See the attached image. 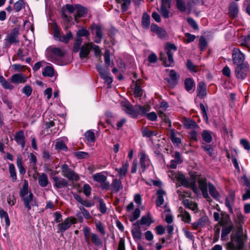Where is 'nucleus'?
<instances>
[{
	"instance_id": "5fc2aeb1",
	"label": "nucleus",
	"mask_w": 250,
	"mask_h": 250,
	"mask_svg": "<svg viewBox=\"0 0 250 250\" xmlns=\"http://www.w3.org/2000/svg\"><path fill=\"white\" fill-rule=\"evenodd\" d=\"M0 216L1 218H3L4 219L6 226L7 227H9L10 224V221L7 212L3 209H0Z\"/></svg>"
},
{
	"instance_id": "0eeeda50",
	"label": "nucleus",
	"mask_w": 250,
	"mask_h": 250,
	"mask_svg": "<svg viewBox=\"0 0 250 250\" xmlns=\"http://www.w3.org/2000/svg\"><path fill=\"white\" fill-rule=\"evenodd\" d=\"M91 34L95 35L94 42L97 43H100L103 39V33L102 26L93 23L89 27Z\"/></svg>"
},
{
	"instance_id": "6e6552de",
	"label": "nucleus",
	"mask_w": 250,
	"mask_h": 250,
	"mask_svg": "<svg viewBox=\"0 0 250 250\" xmlns=\"http://www.w3.org/2000/svg\"><path fill=\"white\" fill-rule=\"evenodd\" d=\"M232 59L233 63L236 66L242 64H245L244 61L245 60V54L242 53L238 48L235 47L232 51Z\"/></svg>"
},
{
	"instance_id": "c756f323",
	"label": "nucleus",
	"mask_w": 250,
	"mask_h": 250,
	"mask_svg": "<svg viewBox=\"0 0 250 250\" xmlns=\"http://www.w3.org/2000/svg\"><path fill=\"white\" fill-rule=\"evenodd\" d=\"M150 28L152 32L156 33L158 35L159 37L163 38L165 36V31L162 28L158 26L156 24H151Z\"/></svg>"
},
{
	"instance_id": "a211bd4d",
	"label": "nucleus",
	"mask_w": 250,
	"mask_h": 250,
	"mask_svg": "<svg viewBox=\"0 0 250 250\" xmlns=\"http://www.w3.org/2000/svg\"><path fill=\"white\" fill-rule=\"evenodd\" d=\"M150 109V107L148 105H145L141 106L140 105H136L134 107V112L133 117H135L138 115H145L146 112Z\"/></svg>"
},
{
	"instance_id": "3c124183",
	"label": "nucleus",
	"mask_w": 250,
	"mask_h": 250,
	"mask_svg": "<svg viewBox=\"0 0 250 250\" xmlns=\"http://www.w3.org/2000/svg\"><path fill=\"white\" fill-rule=\"evenodd\" d=\"M9 171L13 181H16L17 179V173L15 166L13 164H10L9 165Z\"/></svg>"
},
{
	"instance_id": "4be33fe9",
	"label": "nucleus",
	"mask_w": 250,
	"mask_h": 250,
	"mask_svg": "<svg viewBox=\"0 0 250 250\" xmlns=\"http://www.w3.org/2000/svg\"><path fill=\"white\" fill-rule=\"evenodd\" d=\"M182 122L187 129H194L198 126L196 123L191 118L183 117L182 119Z\"/></svg>"
},
{
	"instance_id": "e2e57ef3",
	"label": "nucleus",
	"mask_w": 250,
	"mask_h": 250,
	"mask_svg": "<svg viewBox=\"0 0 250 250\" xmlns=\"http://www.w3.org/2000/svg\"><path fill=\"white\" fill-rule=\"evenodd\" d=\"M72 33L69 32L65 35L61 36L59 40L62 42L67 43L68 41L72 38Z\"/></svg>"
},
{
	"instance_id": "9d476101",
	"label": "nucleus",
	"mask_w": 250,
	"mask_h": 250,
	"mask_svg": "<svg viewBox=\"0 0 250 250\" xmlns=\"http://www.w3.org/2000/svg\"><path fill=\"white\" fill-rule=\"evenodd\" d=\"M76 219L74 217H68L65 219L63 222L58 225L59 230L61 233H63L69 229L72 224H75Z\"/></svg>"
},
{
	"instance_id": "49530a36",
	"label": "nucleus",
	"mask_w": 250,
	"mask_h": 250,
	"mask_svg": "<svg viewBox=\"0 0 250 250\" xmlns=\"http://www.w3.org/2000/svg\"><path fill=\"white\" fill-rule=\"evenodd\" d=\"M42 74L44 76L52 77L54 74V69L52 66H47L44 68Z\"/></svg>"
},
{
	"instance_id": "f8f14e48",
	"label": "nucleus",
	"mask_w": 250,
	"mask_h": 250,
	"mask_svg": "<svg viewBox=\"0 0 250 250\" xmlns=\"http://www.w3.org/2000/svg\"><path fill=\"white\" fill-rule=\"evenodd\" d=\"M87 11L85 8L80 4H76V10L74 14V20L77 23H79V18L84 17L87 14Z\"/></svg>"
},
{
	"instance_id": "0e129e2a",
	"label": "nucleus",
	"mask_w": 250,
	"mask_h": 250,
	"mask_svg": "<svg viewBox=\"0 0 250 250\" xmlns=\"http://www.w3.org/2000/svg\"><path fill=\"white\" fill-rule=\"evenodd\" d=\"M95 226L98 231L103 235H104L105 234L104 228L103 225L102 223L100 221H97L95 222Z\"/></svg>"
},
{
	"instance_id": "2f4dec72",
	"label": "nucleus",
	"mask_w": 250,
	"mask_h": 250,
	"mask_svg": "<svg viewBox=\"0 0 250 250\" xmlns=\"http://www.w3.org/2000/svg\"><path fill=\"white\" fill-rule=\"evenodd\" d=\"M38 183L41 187H46L49 184L47 176L45 173H42L38 178Z\"/></svg>"
},
{
	"instance_id": "473e14b6",
	"label": "nucleus",
	"mask_w": 250,
	"mask_h": 250,
	"mask_svg": "<svg viewBox=\"0 0 250 250\" xmlns=\"http://www.w3.org/2000/svg\"><path fill=\"white\" fill-rule=\"evenodd\" d=\"M169 137L171 142L174 145H176L177 146H179V145L181 144V139L176 137L175 130L174 129H171L170 130Z\"/></svg>"
},
{
	"instance_id": "bf43d9fd",
	"label": "nucleus",
	"mask_w": 250,
	"mask_h": 250,
	"mask_svg": "<svg viewBox=\"0 0 250 250\" xmlns=\"http://www.w3.org/2000/svg\"><path fill=\"white\" fill-rule=\"evenodd\" d=\"M82 43V39L80 38H76L75 40V42L73 46V51L75 53H77L79 51L80 49V46Z\"/></svg>"
},
{
	"instance_id": "f257e3e1",
	"label": "nucleus",
	"mask_w": 250,
	"mask_h": 250,
	"mask_svg": "<svg viewBox=\"0 0 250 250\" xmlns=\"http://www.w3.org/2000/svg\"><path fill=\"white\" fill-rule=\"evenodd\" d=\"M177 50V47L174 44H167L166 47V52H161L160 59L163 62L166 67L171 66L173 63V54Z\"/></svg>"
},
{
	"instance_id": "f704fd0d",
	"label": "nucleus",
	"mask_w": 250,
	"mask_h": 250,
	"mask_svg": "<svg viewBox=\"0 0 250 250\" xmlns=\"http://www.w3.org/2000/svg\"><path fill=\"white\" fill-rule=\"evenodd\" d=\"M177 178V180L181 183L183 186L185 187L188 188L191 184V181H189V180L187 179L183 174H179Z\"/></svg>"
},
{
	"instance_id": "58836bf2",
	"label": "nucleus",
	"mask_w": 250,
	"mask_h": 250,
	"mask_svg": "<svg viewBox=\"0 0 250 250\" xmlns=\"http://www.w3.org/2000/svg\"><path fill=\"white\" fill-rule=\"evenodd\" d=\"M90 35L89 31L84 27H81V28L79 29L76 33V38H80L84 37L88 38Z\"/></svg>"
},
{
	"instance_id": "412c9836",
	"label": "nucleus",
	"mask_w": 250,
	"mask_h": 250,
	"mask_svg": "<svg viewBox=\"0 0 250 250\" xmlns=\"http://www.w3.org/2000/svg\"><path fill=\"white\" fill-rule=\"evenodd\" d=\"M92 42L84 44L81 48L80 57L81 59L87 58L90 53Z\"/></svg>"
},
{
	"instance_id": "393cba45",
	"label": "nucleus",
	"mask_w": 250,
	"mask_h": 250,
	"mask_svg": "<svg viewBox=\"0 0 250 250\" xmlns=\"http://www.w3.org/2000/svg\"><path fill=\"white\" fill-rule=\"evenodd\" d=\"M208 217L207 216H203L200 217L197 221L191 224L192 227L193 229L196 230L198 228H203L208 221Z\"/></svg>"
},
{
	"instance_id": "13d9d810",
	"label": "nucleus",
	"mask_w": 250,
	"mask_h": 250,
	"mask_svg": "<svg viewBox=\"0 0 250 250\" xmlns=\"http://www.w3.org/2000/svg\"><path fill=\"white\" fill-rule=\"evenodd\" d=\"M153 221L151 220V217L149 215L143 216L141 219V225H147L149 226Z\"/></svg>"
},
{
	"instance_id": "37998d69",
	"label": "nucleus",
	"mask_w": 250,
	"mask_h": 250,
	"mask_svg": "<svg viewBox=\"0 0 250 250\" xmlns=\"http://www.w3.org/2000/svg\"><path fill=\"white\" fill-rule=\"evenodd\" d=\"M176 5L181 12H185L187 10L186 3L184 0H176Z\"/></svg>"
},
{
	"instance_id": "6e6d98bb",
	"label": "nucleus",
	"mask_w": 250,
	"mask_h": 250,
	"mask_svg": "<svg viewBox=\"0 0 250 250\" xmlns=\"http://www.w3.org/2000/svg\"><path fill=\"white\" fill-rule=\"evenodd\" d=\"M201 147L210 156H212L213 155V149L212 147L210 145L203 144Z\"/></svg>"
},
{
	"instance_id": "cd10ccee",
	"label": "nucleus",
	"mask_w": 250,
	"mask_h": 250,
	"mask_svg": "<svg viewBox=\"0 0 250 250\" xmlns=\"http://www.w3.org/2000/svg\"><path fill=\"white\" fill-rule=\"evenodd\" d=\"M166 194V192L162 189H160L157 191V198L156 200L157 206L161 207L164 202V196Z\"/></svg>"
},
{
	"instance_id": "de8ad7c7",
	"label": "nucleus",
	"mask_w": 250,
	"mask_h": 250,
	"mask_svg": "<svg viewBox=\"0 0 250 250\" xmlns=\"http://www.w3.org/2000/svg\"><path fill=\"white\" fill-rule=\"evenodd\" d=\"M131 233L134 239L140 240L142 237V232L140 229V227H135L132 229Z\"/></svg>"
},
{
	"instance_id": "bb28decb",
	"label": "nucleus",
	"mask_w": 250,
	"mask_h": 250,
	"mask_svg": "<svg viewBox=\"0 0 250 250\" xmlns=\"http://www.w3.org/2000/svg\"><path fill=\"white\" fill-rule=\"evenodd\" d=\"M180 214L178 215V217L182 218V220L186 223H189L191 221V216L189 213L186 210H183L182 208H179Z\"/></svg>"
},
{
	"instance_id": "dca6fc26",
	"label": "nucleus",
	"mask_w": 250,
	"mask_h": 250,
	"mask_svg": "<svg viewBox=\"0 0 250 250\" xmlns=\"http://www.w3.org/2000/svg\"><path fill=\"white\" fill-rule=\"evenodd\" d=\"M234 243L235 248L238 250H242L243 248L244 243L242 235L236 234L231 237V241Z\"/></svg>"
},
{
	"instance_id": "052dcab7",
	"label": "nucleus",
	"mask_w": 250,
	"mask_h": 250,
	"mask_svg": "<svg viewBox=\"0 0 250 250\" xmlns=\"http://www.w3.org/2000/svg\"><path fill=\"white\" fill-rule=\"evenodd\" d=\"M85 240L88 245L90 244L89 236L91 235L90 229L88 227H85L83 229Z\"/></svg>"
},
{
	"instance_id": "ddd939ff",
	"label": "nucleus",
	"mask_w": 250,
	"mask_h": 250,
	"mask_svg": "<svg viewBox=\"0 0 250 250\" xmlns=\"http://www.w3.org/2000/svg\"><path fill=\"white\" fill-rule=\"evenodd\" d=\"M197 97L200 99H204L207 95V88L203 82H200L197 86Z\"/></svg>"
},
{
	"instance_id": "c03bdc74",
	"label": "nucleus",
	"mask_w": 250,
	"mask_h": 250,
	"mask_svg": "<svg viewBox=\"0 0 250 250\" xmlns=\"http://www.w3.org/2000/svg\"><path fill=\"white\" fill-rule=\"evenodd\" d=\"M232 229V226H229L228 227H224L222 230L221 238V239L222 241L226 240L227 238V235L231 232Z\"/></svg>"
},
{
	"instance_id": "338daca9",
	"label": "nucleus",
	"mask_w": 250,
	"mask_h": 250,
	"mask_svg": "<svg viewBox=\"0 0 250 250\" xmlns=\"http://www.w3.org/2000/svg\"><path fill=\"white\" fill-rule=\"evenodd\" d=\"M55 148L58 150L67 151V147L62 141L56 142L55 144Z\"/></svg>"
},
{
	"instance_id": "aec40b11",
	"label": "nucleus",
	"mask_w": 250,
	"mask_h": 250,
	"mask_svg": "<svg viewBox=\"0 0 250 250\" xmlns=\"http://www.w3.org/2000/svg\"><path fill=\"white\" fill-rule=\"evenodd\" d=\"M53 180L55 183L54 185L57 188H61L68 186L67 180L62 177L55 176L53 177Z\"/></svg>"
},
{
	"instance_id": "1a4fd4ad",
	"label": "nucleus",
	"mask_w": 250,
	"mask_h": 250,
	"mask_svg": "<svg viewBox=\"0 0 250 250\" xmlns=\"http://www.w3.org/2000/svg\"><path fill=\"white\" fill-rule=\"evenodd\" d=\"M209 183H211L208 182L206 178H201L198 180L199 188L201 191L204 198L206 199L208 201V199L210 198L208 192V188Z\"/></svg>"
},
{
	"instance_id": "f3484780",
	"label": "nucleus",
	"mask_w": 250,
	"mask_h": 250,
	"mask_svg": "<svg viewBox=\"0 0 250 250\" xmlns=\"http://www.w3.org/2000/svg\"><path fill=\"white\" fill-rule=\"evenodd\" d=\"M121 105L122 109L125 112L133 117L134 114H135L134 108L128 101H123L121 102Z\"/></svg>"
},
{
	"instance_id": "20e7f679",
	"label": "nucleus",
	"mask_w": 250,
	"mask_h": 250,
	"mask_svg": "<svg viewBox=\"0 0 250 250\" xmlns=\"http://www.w3.org/2000/svg\"><path fill=\"white\" fill-rule=\"evenodd\" d=\"M62 173V176L67 178L69 180L77 182L79 180V175L66 164H63L61 166Z\"/></svg>"
},
{
	"instance_id": "4d7b16f0",
	"label": "nucleus",
	"mask_w": 250,
	"mask_h": 250,
	"mask_svg": "<svg viewBox=\"0 0 250 250\" xmlns=\"http://www.w3.org/2000/svg\"><path fill=\"white\" fill-rule=\"evenodd\" d=\"M186 65L190 71L196 72L198 70V66L194 64L189 60H187Z\"/></svg>"
},
{
	"instance_id": "7ed1b4c3",
	"label": "nucleus",
	"mask_w": 250,
	"mask_h": 250,
	"mask_svg": "<svg viewBox=\"0 0 250 250\" xmlns=\"http://www.w3.org/2000/svg\"><path fill=\"white\" fill-rule=\"evenodd\" d=\"M250 66L248 62L245 64L238 65L235 68V75L236 78L239 80H243L248 75L250 72Z\"/></svg>"
},
{
	"instance_id": "39448f33",
	"label": "nucleus",
	"mask_w": 250,
	"mask_h": 250,
	"mask_svg": "<svg viewBox=\"0 0 250 250\" xmlns=\"http://www.w3.org/2000/svg\"><path fill=\"white\" fill-rule=\"evenodd\" d=\"M65 51L59 48L54 47L51 49V54L48 56V60L57 64L62 65V63L58 58H61L64 56Z\"/></svg>"
},
{
	"instance_id": "7c9ffc66",
	"label": "nucleus",
	"mask_w": 250,
	"mask_h": 250,
	"mask_svg": "<svg viewBox=\"0 0 250 250\" xmlns=\"http://www.w3.org/2000/svg\"><path fill=\"white\" fill-rule=\"evenodd\" d=\"M17 166L20 173L21 175H24L26 172V170L22 165V157L21 154L18 155L17 157Z\"/></svg>"
},
{
	"instance_id": "423d86ee",
	"label": "nucleus",
	"mask_w": 250,
	"mask_h": 250,
	"mask_svg": "<svg viewBox=\"0 0 250 250\" xmlns=\"http://www.w3.org/2000/svg\"><path fill=\"white\" fill-rule=\"evenodd\" d=\"M19 35V29L15 28L10 33L8 34L4 40V46L9 48L13 43H16L19 42L18 36Z\"/></svg>"
},
{
	"instance_id": "603ef678",
	"label": "nucleus",
	"mask_w": 250,
	"mask_h": 250,
	"mask_svg": "<svg viewBox=\"0 0 250 250\" xmlns=\"http://www.w3.org/2000/svg\"><path fill=\"white\" fill-rule=\"evenodd\" d=\"M92 177L94 181L100 183L104 182L107 179V177L105 175L102 174L101 173H96L93 175Z\"/></svg>"
},
{
	"instance_id": "680f3d73",
	"label": "nucleus",
	"mask_w": 250,
	"mask_h": 250,
	"mask_svg": "<svg viewBox=\"0 0 250 250\" xmlns=\"http://www.w3.org/2000/svg\"><path fill=\"white\" fill-rule=\"evenodd\" d=\"M21 91L27 97H29L31 95L32 88L30 85L26 84L23 87Z\"/></svg>"
},
{
	"instance_id": "a18cd8bd",
	"label": "nucleus",
	"mask_w": 250,
	"mask_h": 250,
	"mask_svg": "<svg viewBox=\"0 0 250 250\" xmlns=\"http://www.w3.org/2000/svg\"><path fill=\"white\" fill-rule=\"evenodd\" d=\"M229 220V215L222 212L221 214V219L219 223L221 226H224L228 224Z\"/></svg>"
},
{
	"instance_id": "6ab92c4d",
	"label": "nucleus",
	"mask_w": 250,
	"mask_h": 250,
	"mask_svg": "<svg viewBox=\"0 0 250 250\" xmlns=\"http://www.w3.org/2000/svg\"><path fill=\"white\" fill-rule=\"evenodd\" d=\"M129 164L127 162H124L120 168H116L115 170L117 172L120 179H123L126 177L128 171Z\"/></svg>"
},
{
	"instance_id": "864d4df0",
	"label": "nucleus",
	"mask_w": 250,
	"mask_h": 250,
	"mask_svg": "<svg viewBox=\"0 0 250 250\" xmlns=\"http://www.w3.org/2000/svg\"><path fill=\"white\" fill-rule=\"evenodd\" d=\"M91 241L96 246H102L103 242L98 235L95 233H91Z\"/></svg>"
},
{
	"instance_id": "4468645a",
	"label": "nucleus",
	"mask_w": 250,
	"mask_h": 250,
	"mask_svg": "<svg viewBox=\"0 0 250 250\" xmlns=\"http://www.w3.org/2000/svg\"><path fill=\"white\" fill-rule=\"evenodd\" d=\"M27 80V77L22 73H17L10 77L11 83L16 84L24 83Z\"/></svg>"
},
{
	"instance_id": "774afa93",
	"label": "nucleus",
	"mask_w": 250,
	"mask_h": 250,
	"mask_svg": "<svg viewBox=\"0 0 250 250\" xmlns=\"http://www.w3.org/2000/svg\"><path fill=\"white\" fill-rule=\"evenodd\" d=\"M24 7V1L23 0H19L14 4V8L17 12H19Z\"/></svg>"
},
{
	"instance_id": "f03ea898",
	"label": "nucleus",
	"mask_w": 250,
	"mask_h": 250,
	"mask_svg": "<svg viewBox=\"0 0 250 250\" xmlns=\"http://www.w3.org/2000/svg\"><path fill=\"white\" fill-rule=\"evenodd\" d=\"M20 196L23 201L25 207L28 210H30L33 194L31 192L28 191V183L26 180H24V184L20 190Z\"/></svg>"
},
{
	"instance_id": "9b49d317",
	"label": "nucleus",
	"mask_w": 250,
	"mask_h": 250,
	"mask_svg": "<svg viewBox=\"0 0 250 250\" xmlns=\"http://www.w3.org/2000/svg\"><path fill=\"white\" fill-rule=\"evenodd\" d=\"M139 156L140 158V164L142 169V172H144L149 167L150 160L148 156L143 151L140 152Z\"/></svg>"
},
{
	"instance_id": "b1692460",
	"label": "nucleus",
	"mask_w": 250,
	"mask_h": 250,
	"mask_svg": "<svg viewBox=\"0 0 250 250\" xmlns=\"http://www.w3.org/2000/svg\"><path fill=\"white\" fill-rule=\"evenodd\" d=\"M185 88L189 93H192L195 87V83L194 80L190 78H187L184 81Z\"/></svg>"
},
{
	"instance_id": "79ce46f5",
	"label": "nucleus",
	"mask_w": 250,
	"mask_h": 250,
	"mask_svg": "<svg viewBox=\"0 0 250 250\" xmlns=\"http://www.w3.org/2000/svg\"><path fill=\"white\" fill-rule=\"evenodd\" d=\"M208 191L210 195L213 198L216 199L219 197V192L217 191L214 186L211 183H209L208 185Z\"/></svg>"
},
{
	"instance_id": "2eb2a0df",
	"label": "nucleus",
	"mask_w": 250,
	"mask_h": 250,
	"mask_svg": "<svg viewBox=\"0 0 250 250\" xmlns=\"http://www.w3.org/2000/svg\"><path fill=\"white\" fill-rule=\"evenodd\" d=\"M14 139L18 145L21 146L22 148L24 147L25 145V137L22 130H20L16 132Z\"/></svg>"
},
{
	"instance_id": "8fccbe9b",
	"label": "nucleus",
	"mask_w": 250,
	"mask_h": 250,
	"mask_svg": "<svg viewBox=\"0 0 250 250\" xmlns=\"http://www.w3.org/2000/svg\"><path fill=\"white\" fill-rule=\"evenodd\" d=\"M142 24L144 28H148L150 25V17L147 13H144L142 20Z\"/></svg>"
},
{
	"instance_id": "e433bc0d",
	"label": "nucleus",
	"mask_w": 250,
	"mask_h": 250,
	"mask_svg": "<svg viewBox=\"0 0 250 250\" xmlns=\"http://www.w3.org/2000/svg\"><path fill=\"white\" fill-rule=\"evenodd\" d=\"M203 140L207 143H210L212 140L211 132L208 130H204L201 133Z\"/></svg>"
},
{
	"instance_id": "ea45409f",
	"label": "nucleus",
	"mask_w": 250,
	"mask_h": 250,
	"mask_svg": "<svg viewBox=\"0 0 250 250\" xmlns=\"http://www.w3.org/2000/svg\"><path fill=\"white\" fill-rule=\"evenodd\" d=\"M0 83L1 85L6 89L12 90L14 88V86L8 83L3 76L0 74Z\"/></svg>"
},
{
	"instance_id": "a19ab883",
	"label": "nucleus",
	"mask_w": 250,
	"mask_h": 250,
	"mask_svg": "<svg viewBox=\"0 0 250 250\" xmlns=\"http://www.w3.org/2000/svg\"><path fill=\"white\" fill-rule=\"evenodd\" d=\"M183 204L186 208H189L193 211H195L197 209V205L192 201H190L188 199L183 201Z\"/></svg>"
},
{
	"instance_id": "5701e85b",
	"label": "nucleus",
	"mask_w": 250,
	"mask_h": 250,
	"mask_svg": "<svg viewBox=\"0 0 250 250\" xmlns=\"http://www.w3.org/2000/svg\"><path fill=\"white\" fill-rule=\"evenodd\" d=\"M235 198V194L232 192L229 193L225 200V205L228 208L230 213H233L232 207L234 205Z\"/></svg>"
},
{
	"instance_id": "09e8293b",
	"label": "nucleus",
	"mask_w": 250,
	"mask_h": 250,
	"mask_svg": "<svg viewBox=\"0 0 250 250\" xmlns=\"http://www.w3.org/2000/svg\"><path fill=\"white\" fill-rule=\"evenodd\" d=\"M85 138L88 143H94L95 140V133L92 130H88L85 133Z\"/></svg>"
},
{
	"instance_id": "72a5a7b5",
	"label": "nucleus",
	"mask_w": 250,
	"mask_h": 250,
	"mask_svg": "<svg viewBox=\"0 0 250 250\" xmlns=\"http://www.w3.org/2000/svg\"><path fill=\"white\" fill-rule=\"evenodd\" d=\"M142 135L144 137L150 138L153 136H157L158 132L156 130H151L146 127L142 129Z\"/></svg>"
},
{
	"instance_id": "4c0bfd02",
	"label": "nucleus",
	"mask_w": 250,
	"mask_h": 250,
	"mask_svg": "<svg viewBox=\"0 0 250 250\" xmlns=\"http://www.w3.org/2000/svg\"><path fill=\"white\" fill-rule=\"evenodd\" d=\"M111 186L113 190L116 192L119 191L120 189L123 188V185L120 179H113Z\"/></svg>"
},
{
	"instance_id": "a878e982",
	"label": "nucleus",
	"mask_w": 250,
	"mask_h": 250,
	"mask_svg": "<svg viewBox=\"0 0 250 250\" xmlns=\"http://www.w3.org/2000/svg\"><path fill=\"white\" fill-rule=\"evenodd\" d=\"M238 13V7L237 3L233 2L231 3L229 6V15L231 18H236Z\"/></svg>"
},
{
	"instance_id": "c9c22d12",
	"label": "nucleus",
	"mask_w": 250,
	"mask_h": 250,
	"mask_svg": "<svg viewBox=\"0 0 250 250\" xmlns=\"http://www.w3.org/2000/svg\"><path fill=\"white\" fill-rule=\"evenodd\" d=\"M170 7L160 6L157 10L164 18L168 19L170 17Z\"/></svg>"
},
{
	"instance_id": "c85d7f7f",
	"label": "nucleus",
	"mask_w": 250,
	"mask_h": 250,
	"mask_svg": "<svg viewBox=\"0 0 250 250\" xmlns=\"http://www.w3.org/2000/svg\"><path fill=\"white\" fill-rule=\"evenodd\" d=\"M169 79L167 80V82L169 84L175 86L178 82V76L177 73L174 70H170L169 74Z\"/></svg>"
},
{
	"instance_id": "69168bd1",
	"label": "nucleus",
	"mask_w": 250,
	"mask_h": 250,
	"mask_svg": "<svg viewBox=\"0 0 250 250\" xmlns=\"http://www.w3.org/2000/svg\"><path fill=\"white\" fill-rule=\"evenodd\" d=\"M140 210L139 208H136L134 211L133 212V214L129 217V220L130 222H133L137 220L140 216Z\"/></svg>"
}]
</instances>
